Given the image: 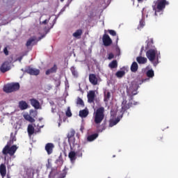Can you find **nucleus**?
Wrapping results in <instances>:
<instances>
[{
	"mask_svg": "<svg viewBox=\"0 0 178 178\" xmlns=\"http://www.w3.org/2000/svg\"><path fill=\"white\" fill-rule=\"evenodd\" d=\"M131 70L134 73H136L137 70H138V64H137L136 62H134L132 65H131Z\"/></svg>",
	"mask_w": 178,
	"mask_h": 178,
	"instance_id": "nucleus-22",
	"label": "nucleus"
},
{
	"mask_svg": "<svg viewBox=\"0 0 178 178\" xmlns=\"http://www.w3.org/2000/svg\"><path fill=\"white\" fill-rule=\"evenodd\" d=\"M109 67H111V69H115V67H118V61L113 60L109 64Z\"/></svg>",
	"mask_w": 178,
	"mask_h": 178,
	"instance_id": "nucleus-31",
	"label": "nucleus"
},
{
	"mask_svg": "<svg viewBox=\"0 0 178 178\" xmlns=\"http://www.w3.org/2000/svg\"><path fill=\"white\" fill-rule=\"evenodd\" d=\"M115 156L114 155V156H113V158H115Z\"/></svg>",
	"mask_w": 178,
	"mask_h": 178,
	"instance_id": "nucleus-54",
	"label": "nucleus"
},
{
	"mask_svg": "<svg viewBox=\"0 0 178 178\" xmlns=\"http://www.w3.org/2000/svg\"><path fill=\"white\" fill-rule=\"evenodd\" d=\"M51 176H52V173L50 174L49 178H51Z\"/></svg>",
	"mask_w": 178,
	"mask_h": 178,
	"instance_id": "nucleus-49",
	"label": "nucleus"
},
{
	"mask_svg": "<svg viewBox=\"0 0 178 178\" xmlns=\"http://www.w3.org/2000/svg\"><path fill=\"white\" fill-rule=\"evenodd\" d=\"M125 72L124 71H118L117 72V73L115 74V76H117V77H118L119 79L123 77V76H124Z\"/></svg>",
	"mask_w": 178,
	"mask_h": 178,
	"instance_id": "nucleus-32",
	"label": "nucleus"
},
{
	"mask_svg": "<svg viewBox=\"0 0 178 178\" xmlns=\"http://www.w3.org/2000/svg\"><path fill=\"white\" fill-rule=\"evenodd\" d=\"M19 108L21 111H24L29 108V104L25 101H20L19 102Z\"/></svg>",
	"mask_w": 178,
	"mask_h": 178,
	"instance_id": "nucleus-18",
	"label": "nucleus"
},
{
	"mask_svg": "<svg viewBox=\"0 0 178 178\" xmlns=\"http://www.w3.org/2000/svg\"><path fill=\"white\" fill-rule=\"evenodd\" d=\"M0 175H1L2 178L6 176V166L5 164H1L0 165Z\"/></svg>",
	"mask_w": 178,
	"mask_h": 178,
	"instance_id": "nucleus-19",
	"label": "nucleus"
},
{
	"mask_svg": "<svg viewBox=\"0 0 178 178\" xmlns=\"http://www.w3.org/2000/svg\"><path fill=\"white\" fill-rule=\"evenodd\" d=\"M83 34V31L81 29H78L76 32L73 33V37L75 38H79V37H81V35Z\"/></svg>",
	"mask_w": 178,
	"mask_h": 178,
	"instance_id": "nucleus-24",
	"label": "nucleus"
},
{
	"mask_svg": "<svg viewBox=\"0 0 178 178\" xmlns=\"http://www.w3.org/2000/svg\"><path fill=\"white\" fill-rule=\"evenodd\" d=\"M116 52L118 56H119V55H120V48H119V47H116Z\"/></svg>",
	"mask_w": 178,
	"mask_h": 178,
	"instance_id": "nucleus-41",
	"label": "nucleus"
},
{
	"mask_svg": "<svg viewBox=\"0 0 178 178\" xmlns=\"http://www.w3.org/2000/svg\"><path fill=\"white\" fill-rule=\"evenodd\" d=\"M56 87H59V86H60V79H57L56 81Z\"/></svg>",
	"mask_w": 178,
	"mask_h": 178,
	"instance_id": "nucleus-40",
	"label": "nucleus"
},
{
	"mask_svg": "<svg viewBox=\"0 0 178 178\" xmlns=\"http://www.w3.org/2000/svg\"><path fill=\"white\" fill-rule=\"evenodd\" d=\"M16 141V137L11 136V139L9 142H8L7 145L5 146V147L3 149V155H10V156L15 155V152L17 151V146L16 145H12L13 144V142ZM11 146V147H10Z\"/></svg>",
	"mask_w": 178,
	"mask_h": 178,
	"instance_id": "nucleus-3",
	"label": "nucleus"
},
{
	"mask_svg": "<svg viewBox=\"0 0 178 178\" xmlns=\"http://www.w3.org/2000/svg\"><path fill=\"white\" fill-rule=\"evenodd\" d=\"M166 5H169V2L166 0H157L156 4L153 6V10H155V15L156 16L158 12H162Z\"/></svg>",
	"mask_w": 178,
	"mask_h": 178,
	"instance_id": "nucleus-5",
	"label": "nucleus"
},
{
	"mask_svg": "<svg viewBox=\"0 0 178 178\" xmlns=\"http://www.w3.org/2000/svg\"><path fill=\"white\" fill-rule=\"evenodd\" d=\"M98 137V134H95L88 137V141H94Z\"/></svg>",
	"mask_w": 178,
	"mask_h": 178,
	"instance_id": "nucleus-30",
	"label": "nucleus"
},
{
	"mask_svg": "<svg viewBox=\"0 0 178 178\" xmlns=\"http://www.w3.org/2000/svg\"><path fill=\"white\" fill-rule=\"evenodd\" d=\"M31 105L35 108V109H41V106L40 105V102L35 99H30Z\"/></svg>",
	"mask_w": 178,
	"mask_h": 178,
	"instance_id": "nucleus-15",
	"label": "nucleus"
},
{
	"mask_svg": "<svg viewBox=\"0 0 178 178\" xmlns=\"http://www.w3.org/2000/svg\"><path fill=\"white\" fill-rule=\"evenodd\" d=\"M109 99H111V92L108 91V90H105L104 91V102H106V104H108V102H109Z\"/></svg>",
	"mask_w": 178,
	"mask_h": 178,
	"instance_id": "nucleus-20",
	"label": "nucleus"
},
{
	"mask_svg": "<svg viewBox=\"0 0 178 178\" xmlns=\"http://www.w3.org/2000/svg\"><path fill=\"white\" fill-rule=\"evenodd\" d=\"M108 33L109 34H111V35H113V36L116 35V31L113 30H108Z\"/></svg>",
	"mask_w": 178,
	"mask_h": 178,
	"instance_id": "nucleus-37",
	"label": "nucleus"
},
{
	"mask_svg": "<svg viewBox=\"0 0 178 178\" xmlns=\"http://www.w3.org/2000/svg\"><path fill=\"white\" fill-rule=\"evenodd\" d=\"M89 81H90L93 86H97V84H98V77H97L95 74H91L89 75Z\"/></svg>",
	"mask_w": 178,
	"mask_h": 178,
	"instance_id": "nucleus-13",
	"label": "nucleus"
},
{
	"mask_svg": "<svg viewBox=\"0 0 178 178\" xmlns=\"http://www.w3.org/2000/svg\"><path fill=\"white\" fill-rule=\"evenodd\" d=\"M72 163H73V162H74V161H76V152L72 151L69 153L68 155Z\"/></svg>",
	"mask_w": 178,
	"mask_h": 178,
	"instance_id": "nucleus-21",
	"label": "nucleus"
},
{
	"mask_svg": "<svg viewBox=\"0 0 178 178\" xmlns=\"http://www.w3.org/2000/svg\"><path fill=\"white\" fill-rule=\"evenodd\" d=\"M22 59H23V56L18 58L19 62H22Z\"/></svg>",
	"mask_w": 178,
	"mask_h": 178,
	"instance_id": "nucleus-45",
	"label": "nucleus"
},
{
	"mask_svg": "<svg viewBox=\"0 0 178 178\" xmlns=\"http://www.w3.org/2000/svg\"><path fill=\"white\" fill-rule=\"evenodd\" d=\"M63 1H65V0H60L61 2H63Z\"/></svg>",
	"mask_w": 178,
	"mask_h": 178,
	"instance_id": "nucleus-51",
	"label": "nucleus"
},
{
	"mask_svg": "<svg viewBox=\"0 0 178 178\" xmlns=\"http://www.w3.org/2000/svg\"><path fill=\"white\" fill-rule=\"evenodd\" d=\"M26 73L32 76H38L40 74V70L35 68H29L26 70Z\"/></svg>",
	"mask_w": 178,
	"mask_h": 178,
	"instance_id": "nucleus-14",
	"label": "nucleus"
},
{
	"mask_svg": "<svg viewBox=\"0 0 178 178\" xmlns=\"http://www.w3.org/2000/svg\"><path fill=\"white\" fill-rule=\"evenodd\" d=\"M70 70L74 77H79V72H77V70L76 69L75 67H72L70 68Z\"/></svg>",
	"mask_w": 178,
	"mask_h": 178,
	"instance_id": "nucleus-27",
	"label": "nucleus"
},
{
	"mask_svg": "<svg viewBox=\"0 0 178 178\" xmlns=\"http://www.w3.org/2000/svg\"><path fill=\"white\" fill-rule=\"evenodd\" d=\"M3 53L5 54V55L8 56L9 55V51H8V48L5 47L3 49Z\"/></svg>",
	"mask_w": 178,
	"mask_h": 178,
	"instance_id": "nucleus-39",
	"label": "nucleus"
},
{
	"mask_svg": "<svg viewBox=\"0 0 178 178\" xmlns=\"http://www.w3.org/2000/svg\"><path fill=\"white\" fill-rule=\"evenodd\" d=\"M54 145L52 143H47L45 146V149L48 154V155H51L52 154V151H54Z\"/></svg>",
	"mask_w": 178,
	"mask_h": 178,
	"instance_id": "nucleus-16",
	"label": "nucleus"
},
{
	"mask_svg": "<svg viewBox=\"0 0 178 178\" xmlns=\"http://www.w3.org/2000/svg\"><path fill=\"white\" fill-rule=\"evenodd\" d=\"M58 127H60V122H58Z\"/></svg>",
	"mask_w": 178,
	"mask_h": 178,
	"instance_id": "nucleus-48",
	"label": "nucleus"
},
{
	"mask_svg": "<svg viewBox=\"0 0 178 178\" xmlns=\"http://www.w3.org/2000/svg\"><path fill=\"white\" fill-rule=\"evenodd\" d=\"M80 130H81V131H83L84 130V127L81 126V128H80Z\"/></svg>",
	"mask_w": 178,
	"mask_h": 178,
	"instance_id": "nucleus-46",
	"label": "nucleus"
},
{
	"mask_svg": "<svg viewBox=\"0 0 178 178\" xmlns=\"http://www.w3.org/2000/svg\"><path fill=\"white\" fill-rule=\"evenodd\" d=\"M67 175L66 170H63V172L60 173L59 178H65Z\"/></svg>",
	"mask_w": 178,
	"mask_h": 178,
	"instance_id": "nucleus-34",
	"label": "nucleus"
},
{
	"mask_svg": "<svg viewBox=\"0 0 178 178\" xmlns=\"http://www.w3.org/2000/svg\"><path fill=\"white\" fill-rule=\"evenodd\" d=\"M104 112L105 108H104V107H100L94 113V120L97 128L99 127V124L104 120V118H105V114H104Z\"/></svg>",
	"mask_w": 178,
	"mask_h": 178,
	"instance_id": "nucleus-4",
	"label": "nucleus"
},
{
	"mask_svg": "<svg viewBox=\"0 0 178 178\" xmlns=\"http://www.w3.org/2000/svg\"><path fill=\"white\" fill-rule=\"evenodd\" d=\"M37 41V37L34 36L29 39L26 42V47H33L35 42Z\"/></svg>",
	"mask_w": 178,
	"mask_h": 178,
	"instance_id": "nucleus-17",
	"label": "nucleus"
},
{
	"mask_svg": "<svg viewBox=\"0 0 178 178\" xmlns=\"http://www.w3.org/2000/svg\"><path fill=\"white\" fill-rule=\"evenodd\" d=\"M28 133L29 136L34 134V127H33V125L29 124L28 126Z\"/></svg>",
	"mask_w": 178,
	"mask_h": 178,
	"instance_id": "nucleus-29",
	"label": "nucleus"
},
{
	"mask_svg": "<svg viewBox=\"0 0 178 178\" xmlns=\"http://www.w3.org/2000/svg\"><path fill=\"white\" fill-rule=\"evenodd\" d=\"M103 43L105 47H109L112 44V39L108 35L104 34L103 35Z\"/></svg>",
	"mask_w": 178,
	"mask_h": 178,
	"instance_id": "nucleus-11",
	"label": "nucleus"
},
{
	"mask_svg": "<svg viewBox=\"0 0 178 178\" xmlns=\"http://www.w3.org/2000/svg\"><path fill=\"white\" fill-rule=\"evenodd\" d=\"M79 116H81V118H87V116H88V111H87L86 109L80 111Z\"/></svg>",
	"mask_w": 178,
	"mask_h": 178,
	"instance_id": "nucleus-26",
	"label": "nucleus"
},
{
	"mask_svg": "<svg viewBox=\"0 0 178 178\" xmlns=\"http://www.w3.org/2000/svg\"><path fill=\"white\" fill-rule=\"evenodd\" d=\"M113 56H114L113 54L111 53V54H108V58L110 59V60L113 59Z\"/></svg>",
	"mask_w": 178,
	"mask_h": 178,
	"instance_id": "nucleus-42",
	"label": "nucleus"
},
{
	"mask_svg": "<svg viewBox=\"0 0 178 178\" xmlns=\"http://www.w3.org/2000/svg\"><path fill=\"white\" fill-rule=\"evenodd\" d=\"M20 88L19 83H8L3 87V91L5 92H13V91H17Z\"/></svg>",
	"mask_w": 178,
	"mask_h": 178,
	"instance_id": "nucleus-6",
	"label": "nucleus"
},
{
	"mask_svg": "<svg viewBox=\"0 0 178 178\" xmlns=\"http://www.w3.org/2000/svg\"><path fill=\"white\" fill-rule=\"evenodd\" d=\"M141 1H143V0H138V2H141Z\"/></svg>",
	"mask_w": 178,
	"mask_h": 178,
	"instance_id": "nucleus-50",
	"label": "nucleus"
},
{
	"mask_svg": "<svg viewBox=\"0 0 178 178\" xmlns=\"http://www.w3.org/2000/svg\"><path fill=\"white\" fill-rule=\"evenodd\" d=\"M95 99V91L90 90L88 92V101L89 104H92Z\"/></svg>",
	"mask_w": 178,
	"mask_h": 178,
	"instance_id": "nucleus-12",
	"label": "nucleus"
},
{
	"mask_svg": "<svg viewBox=\"0 0 178 178\" xmlns=\"http://www.w3.org/2000/svg\"><path fill=\"white\" fill-rule=\"evenodd\" d=\"M65 9H66V7H64V8L60 10V13H63V12H65Z\"/></svg>",
	"mask_w": 178,
	"mask_h": 178,
	"instance_id": "nucleus-44",
	"label": "nucleus"
},
{
	"mask_svg": "<svg viewBox=\"0 0 178 178\" xmlns=\"http://www.w3.org/2000/svg\"><path fill=\"white\" fill-rule=\"evenodd\" d=\"M76 104L79 105L80 106H84V102H83V99L79 97L76 100Z\"/></svg>",
	"mask_w": 178,
	"mask_h": 178,
	"instance_id": "nucleus-33",
	"label": "nucleus"
},
{
	"mask_svg": "<svg viewBox=\"0 0 178 178\" xmlns=\"http://www.w3.org/2000/svg\"><path fill=\"white\" fill-rule=\"evenodd\" d=\"M111 118L110 120L109 127H113V126H116V124H118V123H119V122H120V118H122V116L115 118H116V113L113 111H111Z\"/></svg>",
	"mask_w": 178,
	"mask_h": 178,
	"instance_id": "nucleus-7",
	"label": "nucleus"
},
{
	"mask_svg": "<svg viewBox=\"0 0 178 178\" xmlns=\"http://www.w3.org/2000/svg\"><path fill=\"white\" fill-rule=\"evenodd\" d=\"M136 60H137V62L138 63H140V64H144V63H147V58H145V57H137V58H136Z\"/></svg>",
	"mask_w": 178,
	"mask_h": 178,
	"instance_id": "nucleus-25",
	"label": "nucleus"
},
{
	"mask_svg": "<svg viewBox=\"0 0 178 178\" xmlns=\"http://www.w3.org/2000/svg\"><path fill=\"white\" fill-rule=\"evenodd\" d=\"M144 49V47H142V50Z\"/></svg>",
	"mask_w": 178,
	"mask_h": 178,
	"instance_id": "nucleus-52",
	"label": "nucleus"
},
{
	"mask_svg": "<svg viewBox=\"0 0 178 178\" xmlns=\"http://www.w3.org/2000/svg\"><path fill=\"white\" fill-rule=\"evenodd\" d=\"M118 41H119V37L117 36L116 42L118 43Z\"/></svg>",
	"mask_w": 178,
	"mask_h": 178,
	"instance_id": "nucleus-47",
	"label": "nucleus"
},
{
	"mask_svg": "<svg viewBox=\"0 0 178 178\" xmlns=\"http://www.w3.org/2000/svg\"><path fill=\"white\" fill-rule=\"evenodd\" d=\"M49 19H51V17H49L48 19H44L43 22H40V24H47V23L49 22Z\"/></svg>",
	"mask_w": 178,
	"mask_h": 178,
	"instance_id": "nucleus-38",
	"label": "nucleus"
},
{
	"mask_svg": "<svg viewBox=\"0 0 178 178\" xmlns=\"http://www.w3.org/2000/svg\"><path fill=\"white\" fill-rule=\"evenodd\" d=\"M66 116L70 118L72 116V111H70V107H67V110L66 111Z\"/></svg>",
	"mask_w": 178,
	"mask_h": 178,
	"instance_id": "nucleus-35",
	"label": "nucleus"
},
{
	"mask_svg": "<svg viewBox=\"0 0 178 178\" xmlns=\"http://www.w3.org/2000/svg\"><path fill=\"white\" fill-rule=\"evenodd\" d=\"M56 65H54L51 69L46 71V74L49 75L51 74V73H55L56 72Z\"/></svg>",
	"mask_w": 178,
	"mask_h": 178,
	"instance_id": "nucleus-28",
	"label": "nucleus"
},
{
	"mask_svg": "<svg viewBox=\"0 0 178 178\" xmlns=\"http://www.w3.org/2000/svg\"><path fill=\"white\" fill-rule=\"evenodd\" d=\"M146 74L148 78H146L143 81L136 80L135 81H133L129 85V87L127 88L129 102L124 99H123L121 106V113H123L124 111H127V109H129L131 106H133V105H136V103H133V96L137 95V90H138V86L143 84V83H145V81H149V79H152V77H154V71L152 70H149L147 72Z\"/></svg>",
	"mask_w": 178,
	"mask_h": 178,
	"instance_id": "nucleus-1",
	"label": "nucleus"
},
{
	"mask_svg": "<svg viewBox=\"0 0 178 178\" xmlns=\"http://www.w3.org/2000/svg\"><path fill=\"white\" fill-rule=\"evenodd\" d=\"M75 131L73 129H71L68 134H67V138H68V142L70 143V145H72V144H74V142L76 141V139L74 138V134Z\"/></svg>",
	"mask_w": 178,
	"mask_h": 178,
	"instance_id": "nucleus-9",
	"label": "nucleus"
},
{
	"mask_svg": "<svg viewBox=\"0 0 178 178\" xmlns=\"http://www.w3.org/2000/svg\"><path fill=\"white\" fill-rule=\"evenodd\" d=\"M11 136H13V134H11Z\"/></svg>",
	"mask_w": 178,
	"mask_h": 178,
	"instance_id": "nucleus-53",
	"label": "nucleus"
},
{
	"mask_svg": "<svg viewBox=\"0 0 178 178\" xmlns=\"http://www.w3.org/2000/svg\"><path fill=\"white\" fill-rule=\"evenodd\" d=\"M51 112H52V113H55V112H56V108H54V107H52Z\"/></svg>",
	"mask_w": 178,
	"mask_h": 178,
	"instance_id": "nucleus-43",
	"label": "nucleus"
},
{
	"mask_svg": "<svg viewBox=\"0 0 178 178\" xmlns=\"http://www.w3.org/2000/svg\"><path fill=\"white\" fill-rule=\"evenodd\" d=\"M10 69V63L8 61L4 62L0 67V70L1 73H6V72L9 71Z\"/></svg>",
	"mask_w": 178,
	"mask_h": 178,
	"instance_id": "nucleus-10",
	"label": "nucleus"
},
{
	"mask_svg": "<svg viewBox=\"0 0 178 178\" xmlns=\"http://www.w3.org/2000/svg\"><path fill=\"white\" fill-rule=\"evenodd\" d=\"M154 42L152 39H151L147 42V48L149 50L146 52V56L150 62H152L154 66H156L158 63H159V59L161 58V52L156 50V48L154 47L152 44Z\"/></svg>",
	"mask_w": 178,
	"mask_h": 178,
	"instance_id": "nucleus-2",
	"label": "nucleus"
},
{
	"mask_svg": "<svg viewBox=\"0 0 178 178\" xmlns=\"http://www.w3.org/2000/svg\"><path fill=\"white\" fill-rule=\"evenodd\" d=\"M24 118L26 120H28V122H30L31 123H34L35 122V120L33 118V117L30 116L29 114H24Z\"/></svg>",
	"mask_w": 178,
	"mask_h": 178,
	"instance_id": "nucleus-23",
	"label": "nucleus"
},
{
	"mask_svg": "<svg viewBox=\"0 0 178 178\" xmlns=\"http://www.w3.org/2000/svg\"><path fill=\"white\" fill-rule=\"evenodd\" d=\"M145 12H147V14L146 15V17H148V16H150L149 13H151V11H149V9L147 8H144L142 10V20L140 21V24L138 26V30L140 29H143L144 26H145V22H144V13Z\"/></svg>",
	"mask_w": 178,
	"mask_h": 178,
	"instance_id": "nucleus-8",
	"label": "nucleus"
},
{
	"mask_svg": "<svg viewBox=\"0 0 178 178\" xmlns=\"http://www.w3.org/2000/svg\"><path fill=\"white\" fill-rule=\"evenodd\" d=\"M44 33H45V34L42 35L40 38H39L38 41H40V40H41L42 38H44L45 37V35L47 34V33H48V29H44Z\"/></svg>",
	"mask_w": 178,
	"mask_h": 178,
	"instance_id": "nucleus-36",
	"label": "nucleus"
}]
</instances>
